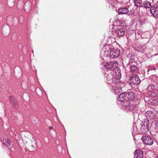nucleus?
I'll list each match as a JSON object with an SVG mask.
<instances>
[{
    "label": "nucleus",
    "mask_w": 158,
    "mask_h": 158,
    "mask_svg": "<svg viewBox=\"0 0 158 158\" xmlns=\"http://www.w3.org/2000/svg\"><path fill=\"white\" fill-rule=\"evenodd\" d=\"M105 54L107 56L111 58H114L118 56L120 54V52L118 49L107 50L104 51Z\"/></svg>",
    "instance_id": "1"
},
{
    "label": "nucleus",
    "mask_w": 158,
    "mask_h": 158,
    "mask_svg": "<svg viewBox=\"0 0 158 158\" xmlns=\"http://www.w3.org/2000/svg\"><path fill=\"white\" fill-rule=\"evenodd\" d=\"M123 108L127 111H135L138 109L137 105L135 104L133 101L128 102V104L123 105Z\"/></svg>",
    "instance_id": "2"
},
{
    "label": "nucleus",
    "mask_w": 158,
    "mask_h": 158,
    "mask_svg": "<svg viewBox=\"0 0 158 158\" xmlns=\"http://www.w3.org/2000/svg\"><path fill=\"white\" fill-rule=\"evenodd\" d=\"M128 81L132 87H134L138 85L141 82L139 77L136 75H134L129 77Z\"/></svg>",
    "instance_id": "3"
},
{
    "label": "nucleus",
    "mask_w": 158,
    "mask_h": 158,
    "mask_svg": "<svg viewBox=\"0 0 158 158\" xmlns=\"http://www.w3.org/2000/svg\"><path fill=\"white\" fill-rule=\"evenodd\" d=\"M118 76L116 75H112L111 74H108L107 77V80L109 83H112L114 84H117L119 82L120 78H118Z\"/></svg>",
    "instance_id": "4"
},
{
    "label": "nucleus",
    "mask_w": 158,
    "mask_h": 158,
    "mask_svg": "<svg viewBox=\"0 0 158 158\" xmlns=\"http://www.w3.org/2000/svg\"><path fill=\"white\" fill-rule=\"evenodd\" d=\"M109 74H111L112 75H116L118 76V78L121 77V70L118 67H115L113 69L110 70V72H108Z\"/></svg>",
    "instance_id": "5"
},
{
    "label": "nucleus",
    "mask_w": 158,
    "mask_h": 158,
    "mask_svg": "<svg viewBox=\"0 0 158 158\" xmlns=\"http://www.w3.org/2000/svg\"><path fill=\"white\" fill-rule=\"evenodd\" d=\"M141 139L144 143L147 145H152L154 142L153 139L151 137L148 136L143 135Z\"/></svg>",
    "instance_id": "6"
},
{
    "label": "nucleus",
    "mask_w": 158,
    "mask_h": 158,
    "mask_svg": "<svg viewBox=\"0 0 158 158\" xmlns=\"http://www.w3.org/2000/svg\"><path fill=\"white\" fill-rule=\"evenodd\" d=\"M145 115L148 119L150 120H153L156 117V115L155 112L152 111H148L145 113Z\"/></svg>",
    "instance_id": "7"
},
{
    "label": "nucleus",
    "mask_w": 158,
    "mask_h": 158,
    "mask_svg": "<svg viewBox=\"0 0 158 158\" xmlns=\"http://www.w3.org/2000/svg\"><path fill=\"white\" fill-rule=\"evenodd\" d=\"M128 12V8L126 7L120 8L117 11V12L119 15L127 14Z\"/></svg>",
    "instance_id": "8"
},
{
    "label": "nucleus",
    "mask_w": 158,
    "mask_h": 158,
    "mask_svg": "<svg viewBox=\"0 0 158 158\" xmlns=\"http://www.w3.org/2000/svg\"><path fill=\"white\" fill-rule=\"evenodd\" d=\"M114 62L112 61L107 62L106 64L104 65V67L108 71H109L110 72V70L113 69L114 67Z\"/></svg>",
    "instance_id": "9"
},
{
    "label": "nucleus",
    "mask_w": 158,
    "mask_h": 158,
    "mask_svg": "<svg viewBox=\"0 0 158 158\" xmlns=\"http://www.w3.org/2000/svg\"><path fill=\"white\" fill-rule=\"evenodd\" d=\"M126 96V100L127 102L128 101H132L135 97L134 94L132 92H125Z\"/></svg>",
    "instance_id": "10"
},
{
    "label": "nucleus",
    "mask_w": 158,
    "mask_h": 158,
    "mask_svg": "<svg viewBox=\"0 0 158 158\" xmlns=\"http://www.w3.org/2000/svg\"><path fill=\"white\" fill-rule=\"evenodd\" d=\"M124 30L122 28H118L115 31V34L118 37L123 36L124 34Z\"/></svg>",
    "instance_id": "11"
},
{
    "label": "nucleus",
    "mask_w": 158,
    "mask_h": 158,
    "mask_svg": "<svg viewBox=\"0 0 158 158\" xmlns=\"http://www.w3.org/2000/svg\"><path fill=\"white\" fill-rule=\"evenodd\" d=\"M126 97L125 92H124L119 95L118 100L119 102H127V100H126Z\"/></svg>",
    "instance_id": "12"
},
{
    "label": "nucleus",
    "mask_w": 158,
    "mask_h": 158,
    "mask_svg": "<svg viewBox=\"0 0 158 158\" xmlns=\"http://www.w3.org/2000/svg\"><path fill=\"white\" fill-rule=\"evenodd\" d=\"M135 157L136 158H143V152L140 150H136L135 152Z\"/></svg>",
    "instance_id": "13"
},
{
    "label": "nucleus",
    "mask_w": 158,
    "mask_h": 158,
    "mask_svg": "<svg viewBox=\"0 0 158 158\" xmlns=\"http://www.w3.org/2000/svg\"><path fill=\"white\" fill-rule=\"evenodd\" d=\"M130 71L132 74H135L139 72L138 67L134 64H132L130 67Z\"/></svg>",
    "instance_id": "14"
},
{
    "label": "nucleus",
    "mask_w": 158,
    "mask_h": 158,
    "mask_svg": "<svg viewBox=\"0 0 158 158\" xmlns=\"http://www.w3.org/2000/svg\"><path fill=\"white\" fill-rule=\"evenodd\" d=\"M150 12L155 17H158V10L154 7H152L150 9Z\"/></svg>",
    "instance_id": "15"
},
{
    "label": "nucleus",
    "mask_w": 158,
    "mask_h": 158,
    "mask_svg": "<svg viewBox=\"0 0 158 158\" xmlns=\"http://www.w3.org/2000/svg\"><path fill=\"white\" fill-rule=\"evenodd\" d=\"M30 3L29 2H27L24 5V8L26 12L27 13L30 10Z\"/></svg>",
    "instance_id": "16"
},
{
    "label": "nucleus",
    "mask_w": 158,
    "mask_h": 158,
    "mask_svg": "<svg viewBox=\"0 0 158 158\" xmlns=\"http://www.w3.org/2000/svg\"><path fill=\"white\" fill-rule=\"evenodd\" d=\"M151 3L147 0H146L143 2L142 6L145 8H149L151 7Z\"/></svg>",
    "instance_id": "17"
},
{
    "label": "nucleus",
    "mask_w": 158,
    "mask_h": 158,
    "mask_svg": "<svg viewBox=\"0 0 158 158\" xmlns=\"http://www.w3.org/2000/svg\"><path fill=\"white\" fill-rule=\"evenodd\" d=\"M135 6L139 7H142V0H133Z\"/></svg>",
    "instance_id": "18"
},
{
    "label": "nucleus",
    "mask_w": 158,
    "mask_h": 158,
    "mask_svg": "<svg viewBox=\"0 0 158 158\" xmlns=\"http://www.w3.org/2000/svg\"><path fill=\"white\" fill-rule=\"evenodd\" d=\"M15 0H7V3L9 6L12 7L15 5Z\"/></svg>",
    "instance_id": "19"
},
{
    "label": "nucleus",
    "mask_w": 158,
    "mask_h": 158,
    "mask_svg": "<svg viewBox=\"0 0 158 158\" xmlns=\"http://www.w3.org/2000/svg\"><path fill=\"white\" fill-rule=\"evenodd\" d=\"M2 143H4L6 146L8 147L10 146L11 144L10 140L8 139H6L5 140H3Z\"/></svg>",
    "instance_id": "20"
},
{
    "label": "nucleus",
    "mask_w": 158,
    "mask_h": 158,
    "mask_svg": "<svg viewBox=\"0 0 158 158\" xmlns=\"http://www.w3.org/2000/svg\"><path fill=\"white\" fill-rule=\"evenodd\" d=\"M149 123L148 120H146V121H145L144 122V123L142 125H143L144 127H146L147 128L149 126ZM142 127H143V126H142Z\"/></svg>",
    "instance_id": "21"
},
{
    "label": "nucleus",
    "mask_w": 158,
    "mask_h": 158,
    "mask_svg": "<svg viewBox=\"0 0 158 158\" xmlns=\"http://www.w3.org/2000/svg\"><path fill=\"white\" fill-rule=\"evenodd\" d=\"M5 9V6L4 4L0 5V13H2Z\"/></svg>",
    "instance_id": "22"
},
{
    "label": "nucleus",
    "mask_w": 158,
    "mask_h": 158,
    "mask_svg": "<svg viewBox=\"0 0 158 158\" xmlns=\"http://www.w3.org/2000/svg\"><path fill=\"white\" fill-rule=\"evenodd\" d=\"M12 104L14 108H17L18 107L17 103L16 101H14L12 102Z\"/></svg>",
    "instance_id": "23"
},
{
    "label": "nucleus",
    "mask_w": 158,
    "mask_h": 158,
    "mask_svg": "<svg viewBox=\"0 0 158 158\" xmlns=\"http://www.w3.org/2000/svg\"><path fill=\"white\" fill-rule=\"evenodd\" d=\"M155 88V85L153 84H151L148 87V89H154Z\"/></svg>",
    "instance_id": "24"
},
{
    "label": "nucleus",
    "mask_w": 158,
    "mask_h": 158,
    "mask_svg": "<svg viewBox=\"0 0 158 158\" xmlns=\"http://www.w3.org/2000/svg\"><path fill=\"white\" fill-rule=\"evenodd\" d=\"M152 103L154 105L158 104V99L153 100L152 102Z\"/></svg>",
    "instance_id": "25"
},
{
    "label": "nucleus",
    "mask_w": 158,
    "mask_h": 158,
    "mask_svg": "<svg viewBox=\"0 0 158 158\" xmlns=\"http://www.w3.org/2000/svg\"><path fill=\"white\" fill-rule=\"evenodd\" d=\"M9 98V100H10V102H12V103L14 101H16L14 100V98L12 96H10Z\"/></svg>",
    "instance_id": "26"
},
{
    "label": "nucleus",
    "mask_w": 158,
    "mask_h": 158,
    "mask_svg": "<svg viewBox=\"0 0 158 158\" xmlns=\"http://www.w3.org/2000/svg\"><path fill=\"white\" fill-rule=\"evenodd\" d=\"M154 124L155 127L158 128V118L155 121Z\"/></svg>",
    "instance_id": "27"
},
{
    "label": "nucleus",
    "mask_w": 158,
    "mask_h": 158,
    "mask_svg": "<svg viewBox=\"0 0 158 158\" xmlns=\"http://www.w3.org/2000/svg\"><path fill=\"white\" fill-rule=\"evenodd\" d=\"M34 142L35 143V144H32L31 145V146L32 147H33L34 148H35V146H37V145L36 143L35 140L34 141Z\"/></svg>",
    "instance_id": "28"
},
{
    "label": "nucleus",
    "mask_w": 158,
    "mask_h": 158,
    "mask_svg": "<svg viewBox=\"0 0 158 158\" xmlns=\"http://www.w3.org/2000/svg\"><path fill=\"white\" fill-rule=\"evenodd\" d=\"M7 29L8 30V32H7L8 34H9V30H10V28L9 27H7Z\"/></svg>",
    "instance_id": "29"
},
{
    "label": "nucleus",
    "mask_w": 158,
    "mask_h": 158,
    "mask_svg": "<svg viewBox=\"0 0 158 158\" xmlns=\"http://www.w3.org/2000/svg\"><path fill=\"white\" fill-rule=\"evenodd\" d=\"M156 69V67H153L152 69L154 70H155Z\"/></svg>",
    "instance_id": "30"
},
{
    "label": "nucleus",
    "mask_w": 158,
    "mask_h": 158,
    "mask_svg": "<svg viewBox=\"0 0 158 158\" xmlns=\"http://www.w3.org/2000/svg\"><path fill=\"white\" fill-rule=\"evenodd\" d=\"M156 8L157 9H158V3L157 4H156Z\"/></svg>",
    "instance_id": "31"
},
{
    "label": "nucleus",
    "mask_w": 158,
    "mask_h": 158,
    "mask_svg": "<svg viewBox=\"0 0 158 158\" xmlns=\"http://www.w3.org/2000/svg\"><path fill=\"white\" fill-rule=\"evenodd\" d=\"M23 84H22V87L23 89H26V88H24L23 87Z\"/></svg>",
    "instance_id": "32"
},
{
    "label": "nucleus",
    "mask_w": 158,
    "mask_h": 158,
    "mask_svg": "<svg viewBox=\"0 0 158 158\" xmlns=\"http://www.w3.org/2000/svg\"><path fill=\"white\" fill-rule=\"evenodd\" d=\"M52 127H50V129H52Z\"/></svg>",
    "instance_id": "33"
},
{
    "label": "nucleus",
    "mask_w": 158,
    "mask_h": 158,
    "mask_svg": "<svg viewBox=\"0 0 158 158\" xmlns=\"http://www.w3.org/2000/svg\"><path fill=\"white\" fill-rule=\"evenodd\" d=\"M107 47H108L109 49V46L108 45L107 46Z\"/></svg>",
    "instance_id": "34"
},
{
    "label": "nucleus",
    "mask_w": 158,
    "mask_h": 158,
    "mask_svg": "<svg viewBox=\"0 0 158 158\" xmlns=\"http://www.w3.org/2000/svg\"><path fill=\"white\" fill-rule=\"evenodd\" d=\"M156 158H158V156H157L156 157Z\"/></svg>",
    "instance_id": "35"
},
{
    "label": "nucleus",
    "mask_w": 158,
    "mask_h": 158,
    "mask_svg": "<svg viewBox=\"0 0 158 158\" xmlns=\"http://www.w3.org/2000/svg\"><path fill=\"white\" fill-rule=\"evenodd\" d=\"M137 125H138V126H139V124H137Z\"/></svg>",
    "instance_id": "36"
}]
</instances>
